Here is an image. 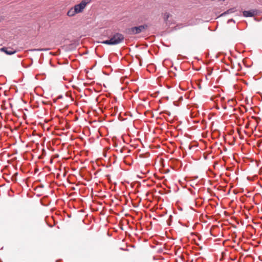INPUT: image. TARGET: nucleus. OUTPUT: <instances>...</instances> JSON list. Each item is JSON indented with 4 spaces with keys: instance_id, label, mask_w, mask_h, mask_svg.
Wrapping results in <instances>:
<instances>
[{
    "instance_id": "ddd939ff",
    "label": "nucleus",
    "mask_w": 262,
    "mask_h": 262,
    "mask_svg": "<svg viewBox=\"0 0 262 262\" xmlns=\"http://www.w3.org/2000/svg\"><path fill=\"white\" fill-rule=\"evenodd\" d=\"M230 22H233V23H235V21L233 19H231L228 20V23H229Z\"/></svg>"
},
{
    "instance_id": "a211bd4d",
    "label": "nucleus",
    "mask_w": 262,
    "mask_h": 262,
    "mask_svg": "<svg viewBox=\"0 0 262 262\" xmlns=\"http://www.w3.org/2000/svg\"><path fill=\"white\" fill-rule=\"evenodd\" d=\"M33 136H34V138L35 137L36 138H39V137H38V136H36V135H35V134H34H34H33Z\"/></svg>"
},
{
    "instance_id": "f03ea898",
    "label": "nucleus",
    "mask_w": 262,
    "mask_h": 262,
    "mask_svg": "<svg viewBox=\"0 0 262 262\" xmlns=\"http://www.w3.org/2000/svg\"><path fill=\"white\" fill-rule=\"evenodd\" d=\"M92 0H82L81 2L72 7L67 12L68 16H73L75 14L83 11L88 5L91 3Z\"/></svg>"
},
{
    "instance_id": "4be33fe9",
    "label": "nucleus",
    "mask_w": 262,
    "mask_h": 262,
    "mask_svg": "<svg viewBox=\"0 0 262 262\" xmlns=\"http://www.w3.org/2000/svg\"><path fill=\"white\" fill-rule=\"evenodd\" d=\"M2 17H0V22L2 21Z\"/></svg>"
},
{
    "instance_id": "dca6fc26",
    "label": "nucleus",
    "mask_w": 262,
    "mask_h": 262,
    "mask_svg": "<svg viewBox=\"0 0 262 262\" xmlns=\"http://www.w3.org/2000/svg\"><path fill=\"white\" fill-rule=\"evenodd\" d=\"M24 118L26 119V117H27V114H26V113H24Z\"/></svg>"
},
{
    "instance_id": "5701e85b",
    "label": "nucleus",
    "mask_w": 262,
    "mask_h": 262,
    "mask_svg": "<svg viewBox=\"0 0 262 262\" xmlns=\"http://www.w3.org/2000/svg\"><path fill=\"white\" fill-rule=\"evenodd\" d=\"M37 170H38L37 169V170H35V171H34V173L35 172H36V171H37Z\"/></svg>"
},
{
    "instance_id": "f3484780",
    "label": "nucleus",
    "mask_w": 262,
    "mask_h": 262,
    "mask_svg": "<svg viewBox=\"0 0 262 262\" xmlns=\"http://www.w3.org/2000/svg\"><path fill=\"white\" fill-rule=\"evenodd\" d=\"M37 112H35V113H34L35 115H36L37 117H39V114H37Z\"/></svg>"
},
{
    "instance_id": "1a4fd4ad",
    "label": "nucleus",
    "mask_w": 262,
    "mask_h": 262,
    "mask_svg": "<svg viewBox=\"0 0 262 262\" xmlns=\"http://www.w3.org/2000/svg\"><path fill=\"white\" fill-rule=\"evenodd\" d=\"M43 187V185L42 184H40L38 186H36L35 188H34V190H37L38 189H39L38 193H36V196L37 197H39L42 195V188Z\"/></svg>"
},
{
    "instance_id": "6e6552de",
    "label": "nucleus",
    "mask_w": 262,
    "mask_h": 262,
    "mask_svg": "<svg viewBox=\"0 0 262 262\" xmlns=\"http://www.w3.org/2000/svg\"><path fill=\"white\" fill-rule=\"evenodd\" d=\"M163 21V26H164V27L170 26L171 24H172V17H164V19Z\"/></svg>"
},
{
    "instance_id": "4468645a",
    "label": "nucleus",
    "mask_w": 262,
    "mask_h": 262,
    "mask_svg": "<svg viewBox=\"0 0 262 262\" xmlns=\"http://www.w3.org/2000/svg\"><path fill=\"white\" fill-rule=\"evenodd\" d=\"M253 18H254V20L256 21H259L260 20V19H258L257 17H254Z\"/></svg>"
},
{
    "instance_id": "2eb2a0df",
    "label": "nucleus",
    "mask_w": 262,
    "mask_h": 262,
    "mask_svg": "<svg viewBox=\"0 0 262 262\" xmlns=\"http://www.w3.org/2000/svg\"><path fill=\"white\" fill-rule=\"evenodd\" d=\"M165 113L168 116H170L171 113L169 112L165 111Z\"/></svg>"
},
{
    "instance_id": "7ed1b4c3",
    "label": "nucleus",
    "mask_w": 262,
    "mask_h": 262,
    "mask_svg": "<svg viewBox=\"0 0 262 262\" xmlns=\"http://www.w3.org/2000/svg\"><path fill=\"white\" fill-rule=\"evenodd\" d=\"M124 39V35L119 33H114L110 39L104 40L102 43L107 45H116L122 42Z\"/></svg>"
},
{
    "instance_id": "b1692460",
    "label": "nucleus",
    "mask_w": 262,
    "mask_h": 262,
    "mask_svg": "<svg viewBox=\"0 0 262 262\" xmlns=\"http://www.w3.org/2000/svg\"><path fill=\"white\" fill-rule=\"evenodd\" d=\"M33 143H35V139H34Z\"/></svg>"
},
{
    "instance_id": "f8f14e48",
    "label": "nucleus",
    "mask_w": 262,
    "mask_h": 262,
    "mask_svg": "<svg viewBox=\"0 0 262 262\" xmlns=\"http://www.w3.org/2000/svg\"><path fill=\"white\" fill-rule=\"evenodd\" d=\"M31 190H30V189H29V191H28L27 192V193H26L27 196V197H28V198H32V195H31Z\"/></svg>"
},
{
    "instance_id": "20e7f679",
    "label": "nucleus",
    "mask_w": 262,
    "mask_h": 262,
    "mask_svg": "<svg viewBox=\"0 0 262 262\" xmlns=\"http://www.w3.org/2000/svg\"><path fill=\"white\" fill-rule=\"evenodd\" d=\"M36 146V151L35 152V149H34V157H36L38 159H41L42 156L45 153V150L43 148V144L41 142L35 143Z\"/></svg>"
},
{
    "instance_id": "6ab92c4d",
    "label": "nucleus",
    "mask_w": 262,
    "mask_h": 262,
    "mask_svg": "<svg viewBox=\"0 0 262 262\" xmlns=\"http://www.w3.org/2000/svg\"><path fill=\"white\" fill-rule=\"evenodd\" d=\"M24 110H25V111H27V112H29V110H28V108H24Z\"/></svg>"
},
{
    "instance_id": "412c9836",
    "label": "nucleus",
    "mask_w": 262,
    "mask_h": 262,
    "mask_svg": "<svg viewBox=\"0 0 262 262\" xmlns=\"http://www.w3.org/2000/svg\"><path fill=\"white\" fill-rule=\"evenodd\" d=\"M40 180L39 179H37V180H35V181L36 182V181H39Z\"/></svg>"
},
{
    "instance_id": "9d476101",
    "label": "nucleus",
    "mask_w": 262,
    "mask_h": 262,
    "mask_svg": "<svg viewBox=\"0 0 262 262\" xmlns=\"http://www.w3.org/2000/svg\"><path fill=\"white\" fill-rule=\"evenodd\" d=\"M191 18L192 19H191V22L189 23L188 25H186L185 26L195 25V24H199L201 21L200 19H196V18H195V17H193V18L191 17Z\"/></svg>"
},
{
    "instance_id": "9b49d317",
    "label": "nucleus",
    "mask_w": 262,
    "mask_h": 262,
    "mask_svg": "<svg viewBox=\"0 0 262 262\" xmlns=\"http://www.w3.org/2000/svg\"><path fill=\"white\" fill-rule=\"evenodd\" d=\"M26 184L28 187L30 186L33 187V183L31 182V180H30L29 178H28L26 180Z\"/></svg>"
},
{
    "instance_id": "393cba45",
    "label": "nucleus",
    "mask_w": 262,
    "mask_h": 262,
    "mask_svg": "<svg viewBox=\"0 0 262 262\" xmlns=\"http://www.w3.org/2000/svg\"><path fill=\"white\" fill-rule=\"evenodd\" d=\"M0 262H2V260L0 259Z\"/></svg>"
},
{
    "instance_id": "39448f33",
    "label": "nucleus",
    "mask_w": 262,
    "mask_h": 262,
    "mask_svg": "<svg viewBox=\"0 0 262 262\" xmlns=\"http://www.w3.org/2000/svg\"><path fill=\"white\" fill-rule=\"evenodd\" d=\"M244 16H255L259 15L261 11L259 9H251L249 11H244L243 12Z\"/></svg>"
},
{
    "instance_id": "aec40b11",
    "label": "nucleus",
    "mask_w": 262,
    "mask_h": 262,
    "mask_svg": "<svg viewBox=\"0 0 262 262\" xmlns=\"http://www.w3.org/2000/svg\"><path fill=\"white\" fill-rule=\"evenodd\" d=\"M31 158V159H33V155L32 154H30Z\"/></svg>"
},
{
    "instance_id": "0eeeda50",
    "label": "nucleus",
    "mask_w": 262,
    "mask_h": 262,
    "mask_svg": "<svg viewBox=\"0 0 262 262\" xmlns=\"http://www.w3.org/2000/svg\"><path fill=\"white\" fill-rule=\"evenodd\" d=\"M0 52H4L8 55H11L15 54L16 52V51L11 48L3 47L0 48Z\"/></svg>"
},
{
    "instance_id": "f257e3e1",
    "label": "nucleus",
    "mask_w": 262,
    "mask_h": 262,
    "mask_svg": "<svg viewBox=\"0 0 262 262\" xmlns=\"http://www.w3.org/2000/svg\"><path fill=\"white\" fill-rule=\"evenodd\" d=\"M141 22L144 23L143 24L140 25V21L139 20V23L135 24V25H137V26L128 28L127 30L128 33L130 35L138 34L144 32L150 27H160L161 26L158 23L155 22L151 23L148 21H145V20L144 21L143 20H141Z\"/></svg>"
},
{
    "instance_id": "423d86ee",
    "label": "nucleus",
    "mask_w": 262,
    "mask_h": 262,
    "mask_svg": "<svg viewBox=\"0 0 262 262\" xmlns=\"http://www.w3.org/2000/svg\"><path fill=\"white\" fill-rule=\"evenodd\" d=\"M238 12H240V11H238L236 7H233L222 13L219 16H224L225 15H231L234 13H235L236 15H239Z\"/></svg>"
}]
</instances>
